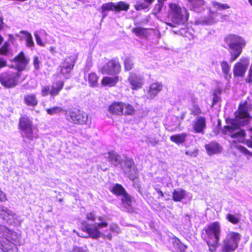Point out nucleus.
Returning <instances> with one entry per match:
<instances>
[{"instance_id":"obj_59","label":"nucleus","mask_w":252,"mask_h":252,"mask_svg":"<svg viewBox=\"0 0 252 252\" xmlns=\"http://www.w3.org/2000/svg\"><path fill=\"white\" fill-rule=\"evenodd\" d=\"M3 17H0V31L2 30L3 28Z\"/></svg>"},{"instance_id":"obj_56","label":"nucleus","mask_w":252,"mask_h":252,"mask_svg":"<svg viewBox=\"0 0 252 252\" xmlns=\"http://www.w3.org/2000/svg\"><path fill=\"white\" fill-rule=\"evenodd\" d=\"M71 252H88L87 251L83 249L82 248L74 247Z\"/></svg>"},{"instance_id":"obj_53","label":"nucleus","mask_w":252,"mask_h":252,"mask_svg":"<svg viewBox=\"0 0 252 252\" xmlns=\"http://www.w3.org/2000/svg\"><path fill=\"white\" fill-rule=\"evenodd\" d=\"M8 231L9 229L5 225L0 224V233H3L5 235Z\"/></svg>"},{"instance_id":"obj_14","label":"nucleus","mask_w":252,"mask_h":252,"mask_svg":"<svg viewBox=\"0 0 252 252\" xmlns=\"http://www.w3.org/2000/svg\"><path fill=\"white\" fill-rule=\"evenodd\" d=\"M249 64V60L242 58L233 66V72L235 77H243Z\"/></svg>"},{"instance_id":"obj_12","label":"nucleus","mask_w":252,"mask_h":252,"mask_svg":"<svg viewBox=\"0 0 252 252\" xmlns=\"http://www.w3.org/2000/svg\"><path fill=\"white\" fill-rule=\"evenodd\" d=\"M121 65L117 59L109 60L101 69L102 73L110 75H117L121 71Z\"/></svg>"},{"instance_id":"obj_48","label":"nucleus","mask_w":252,"mask_h":252,"mask_svg":"<svg viewBox=\"0 0 252 252\" xmlns=\"http://www.w3.org/2000/svg\"><path fill=\"white\" fill-rule=\"evenodd\" d=\"M40 61L37 56H34L33 58V65L36 70H38L40 68Z\"/></svg>"},{"instance_id":"obj_46","label":"nucleus","mask_w":252,"mask_h":252,"mask_svg":"<svg viewBox=\"0 0 252 252\" xmlns=\"http://www.w3.org/2000/svg\"><path fill=\"white\" fill-rule=\"evenodd\" d=\"M237 149L242 153L245 154V155H249L250 156H252V153L250 152L245 147L237 145Z\"/></svg>"},{"instance_id":"obj_55","label":"nucleus","mask_w":252,"mask_h":252,"mask_svg":"<svg viewBox=\"0 0 252 252\" xmlns=\"http://www.w3.org/2000/svg\"><path fill=\"white\" fill-rule=\"evenodd\" d=\"M86 218L88 220H93V221L95 220V217L94 214L92 212L88 213L87 214Z\"/></svg>"},{"instance_id":"obj_9","label":"nucleus","mask_w":252,"mask_h":252,"mask_svg":"<svg viewBox=\"0 0 252 252\" xmlns=\"http://www.w3.org/2000/svg\"><path fill=\"white\" fill-rule=\"evenodd\" d=\"M107 226L108 223L104 221L100 223H95L92 225L89 224L85 221L82 222V230L86 232L89 235V237L94 239H97L103 235L102 233L99 231V229Z\"/></svg>"},{"instance_id":"obj_4","label":"nucleus","mask_w":252,"mask_h":252,"mask_svg":"<svg viewBox=\"0 0 252 252\" xmlns=\"http://www.w3.org/2000/svg\"><path fill=\"white\" fill-rule=\"evenodd\" d=\"M205 240L211 252H214L219 245L220 227L218 222L211 223L205 228Z\"/></svg>"},{"instance_id":"obj_49","label":"nucleus","mask_w":252,"mask_h":252,"mask_svg":"<svg viewBox=\"0 0 252 252\" xmlns=\"http://www.w3.org/2000/svg\"><path fill=\"white\" fill-rule=\"evenodd\" d=\"M110 229L112 232H115L117 234L120 233L121 230L117 224L112 223L110 225Z\"/></svg>"},{"instance_id":"obj_28","label":"nucleus","mask_w":252,"mask_h":252,"mask_svg":"<svg viewBox=\"0 0 252 252\" xmlns=\"http://www.w3.org/2000/svg\"><path fill=\"white\" fill-rule=\"evenodd\" d=\"M77 60V57L74 55H70L66 57L61 63V64L69 67L73 70L75 63Z\"/></svg>"},{"instance_id":"obj_44","label":"nucleus","mask_w":252,"mask_h":252,"mask_svg":"<svg viewBox=\"0 0 252 252\" xmlns=\"http://www.w3.org/2000/svg\"><path fill=\"white\" fill-rule=\"evenodd\" d=\"M122 201L123 203L130 206L131 202V197L126 192L122 195Z\"/></svg>"},{"instance_id":"obj_38","label":"nucleus","mask_w":252,"mask_h":252,"mask_svg":"<svg viewBox=\"0 0 252 252\" xmlns=\"http://www.w3.org/2000/svg\"><path fill=\"white\" fill-rule=\"evenodd\" d=\"M220 65L222 71L225 77L229 76V77H230L231 74L229 73L230 66L228 63L226 61H222L220 63Z\"/></svg>"},{"instance_id":"obj_31","label":"nucleus","mask_w":252,"mask_h":252,"mask_svg":"<svg viewBox=\"0 0 252 252\" xmlns=\"http://www.w3.org/2000/svg\"><path fill=\"white\" fill-rule=\"evenodd\" d=\"M129 8V4L125 1H120L114 3V11L119 12L121 11H127Z\"/></svg>"},{"instance_id":"obj_8","label":"nucleus","mask_w":252,"mask_h":252,"mask_svg":"<svg viewBox=\"0 0 252 252\" xmlns=\"http://www.w3.org/2000/svg\"><path fill=\"white\" fill-rule=\"evenodd\" d=\"M241 240V235L236 232H231L227 234L222 245V252H233L238 248Z\"/></svg>"},{"instance_id":"obj_51","label":"nucleus","mask_w":252,"mask_h":252,"mask_svg":"<svg viewBox=\"0 0 252 252\" xmlns=\"http://www.w3.org/2000/svg\"><path fill=\"white\" fill-rule=\"evenodd\" d=\"M163 4H163L162 3L158 2V3H156L154 6V11L157 13H159L162 9Z\"/></svg>"},{"instance_id":"obj_41","label":"nucleus","mask_w":252,"mask_h":252,"mask_svg":"<svg viewBox=\"0 0 252 252\" xmlns=\"http://www.w3.org/2000/svg\"><path fill=\"white\" fill-rule=\"evenodd\" d=\"M9 51V43L8 42H5L0 48V55L6 56L8 55Z\"/></svg>"},{"instance_id":"obj_36","label":"nucleus","mask_w":252,"mask_h":252,"mask_svg":"<svg viewBox=\"0 0 252 252\" xmlns=\"http://www.w3.org/2000/svg\"><path fill=\"white\" fill-rule=\"evenodd\" d=\"M20 33L23 34L24 36V39L26 42V45L28 47H32L34 46V42L32 37L30 33L25 31H21Z\"/></svg>"},{"instance_id":"obj_27","label":"nucleus","mask_w":252,"mask_h":252,"mask_svg":"<svg viewBox=\"0 0 252 252\" xmlns=\"http://www.w3.org/2000/svg\"><path fill=\"white\" fill-rule=\"evenodd\" d=\"M222 92V89L220 87H218L214 90L213 93V101L211 105L212 107H213L217 103H219V106H220V103L221 101V99L220 95L221 94Z\"/></svg>"},{"instance_id":"obj_43","label":"nucleus","mask_w":252,"mask_h":252,"mask_svg":"<svg viewBox=\"0 0 252 252\" xmlns=\"http://www.w3.org/2000/svg\"><path fill=\"white\" fill-rule=\"evenodd\" d=\"M149 7V4L146 3L145 2H141L138 1L134 5L135 9L136 10H141L142 9H146Z\"/></svg>"},{"instance_id":"obj_3","label":"nucleus","mask_w":252,"mask_h":252,"mask_svg":"<svg viewBox=\"0 0 252 252\" xmlns=\"http://www.w3.org/2000/svg\"><path fill=\"white\" fill-rule=\"evenodd\" d=\"M5 236L7 238L0 237V249L4 252H19L17 246L22 243L21 234L9 230Z\"/></svg>"},{"instance_id":"obj_29","label":"nucleus","mask_w":252,"mask_h":252,"mask_svg":"<svg viewBox=\"0 0 252 252\" xmlns=\"http://www.w3.org/2000/svg\"><path fill=\"white\" fill-rule=\"evenodd\" d=\"M25 103L30 106L34 107L37 105L38 100L34 94H27L24 96Z\"/></svg>"},{"instance_id":"obj_19","label":"nucleus","mask_w":252,"mask_h":252,"mask_svg":"<svg viewBox=\"0 0 252 252\" xmlns=\"http://www.w3.org/2000/svg\"><path fill=\"white\" fill-rule=\"evenodd\" d=\"M163 85L161 83L155 82L152 83L148 90V95L150 98H154L162 89Z\"/></svg>"},{"instance_id":"obj_60","label":"nucleus","mask_w":252,"mask_h":252,"mask_svg":"<svg viewBox=\"0 0 252 252\" xmlns=\"http://www.w3.org/2000/svg\"><path fill=\"white\" fill-rule=\"evenodd\" d=\"M50 51L52 53V54H54L57 53V51L56 48L54 47H51L49 49Z\"/></svg>"},{"instance_id":"obj_26","label":"nucleus","mask_w":252,"mask_h":252,"mask_svg":"<svg viewBox=\"0 0 252 252\" xmlns=\"http://www.w3.org/2000/svg\"><path fill=\"white\" fill-rule=\"evenodd\" d=\"M149 30V29L137 27L132 29V32L140 38H147L149 35V33L148 32Z\"/></svg>"},{"instance_id":"obj_7","label":"nucleus","mask_w":252,"mask_h":252,"mask_svg":"<svg viewBox=\"0 0 252 252\" xmlns=\"http://www.w3.org/2000/svg\"><path fill=\"white\" fill-rule=\"evenodd\" d=\"M21 76L20 71L6 70L0 73V83L4 88L10 89L18 85Z\"/></svg>"},{"instance_id":"obj_1","label":"nucleus","mask_w":252,"mask_h":252,"mask_svg":"<svg viewBox=\"0 0 252 252\" xmlns=\"http://www.w3.org/2000/svg\"><path fill=\"white\" fill-rule=\"evenodd\" d=\"M247 112L235 111V118L232 120L231 125L224 127L225 134L235 139L233 140L234 142L241 141L245 137L246 133L240 126L247 124L250 120V116Z\"/></svg>"},{"instance_id":"obj_52","label":"nucleus","mask_w":252,"mask_h":252,"mask_svg":"<svg viewBox=\"0 0 252 252\" xmlns=\"http://www.w3.org/2000/svg\"><path fill=\"white\" fill-rule=\"evenodd\" d=\"M112 115H132L133 111H125V113H123V111H109Z\"/></svg>"},{"instance_id":"obj_21","label":"nucleus","mask_w":252,"mask_h":252,"mask_svg":"<svg viewBox=\"0 0 252 252\" xmlns=\"http://www.w3.org/2000/svg\"><path fill=\"white\" fill-rule=\"evenodd\" d=\"M125 108L126 110H133V107L128 104L122 102H114L109 107L108 110H123Z\"/></svg>"},{"instance_id":"obj_23","label":"nucleus","mask_w":252,"mask_h":252,"mask_svg":"<svg viewBox=\"0 0 252 252\" xmlns=\"http://www.w3.org/2000/svg\"><path fill=\"white\" fill-rule=\"evenodd\" d=\"M206 150L209 155H214L219 153L221 151L220 146L215 142H212L205 145Z\"/></svg>"},{"instance_id":"obj_18","label":"nucleus","mask_w":252,"mask_h":252,"mask_svg":"<svg viewBox=\"0 0 252 252\" xmlns=\"http://www.w3.org/2000/svg\"><path fill=\"white\" fill-rule=\"evenodd\" d=\"M206 127V119L204 117H198L194 121L193 128L196 133L203 134Z\"/></svg>"},{"instance_id":"obj_30","label":"nucleus","mask_w":252,"mask_h":252,"mask_svg":"<svg viewBox=\"0 0 252 252\" xmlns=\"http://www.w3.org/2000/svg\"><path fill=\"white\" fill-rule=\"evenodd\" d=\"M186 195V191L181 189H175L173 192V199L175 201H181L184 199Z\"/></svg>"},{"instance_id":"obj_32","label":"nucleus","mask_w":252,"mask_h":252,"mask_svg":"<svg viewBox=\"0 0 252 252\" xmlns=\"http://www.w3.org/2000/svg\"><path fill=\"white\" fill-rule=\"evenodd\" d=\"M190 9L196 10L205 4L204 0H187Z\"/></svg>"},{"instance_id":"obj_10","label":"nucleus","mask_w":252,"mask_h":252,"mask_svg":"<svg viewBox=\"0 0 252 252\" xmlns=\"http://www.w3.org/2000/svg\"><path fill=\"white\" fill-rule=\"evenodd\" d=\"M64 85V82L63 80L54 81L51 86H44L41 89V94L43 96H46L48 95L53 97L57 96L59 94Z\"/></svg>"},{"instance_id":"obj_22","label":"nucleus","mask_w":252,"mask_h":252,"mask_svg":"<svg viewBox=\"0 0 252 252\" xmlns=\"http://www.w3.org/2000/svg\"><path fill=\"white\" fill-rule=\"evenodd\" d=\"M119 80L118 75H114L112 77L105 76L103 77L101 81V84L103 86L109 87L115 86Z\"/></svg>"},{"instance_id":"obj_16","label":"nucleus","mask_w":252,"mask_h":252,"mask_svg":"<svg viewBox=\"0 0 252 252\" xmlns=\"http://www.w3.org/2000/svg\"><path fill=\"white\" fill-rule=\"evenodd\" d=\"M13 61L16 64L18 68L17 71H20V72L22 70H25L29 63V59L25 56L23 52H21L15 56Z\"/></svg>"},{"instance_id":"obj_40","label":"nucleus","mask_w":252,"mask_h":252,"mask_svg":"<svg viewBox=\"0 0 252 252\" xmlns=\"http://www.w3.org/2000/svg\"><path fill=\"white\" fill-rule=\"evenodd\" d=\"M174 247L179 252H185L187 247L185 245L182 244L178 239L175 240L173 242Z\"/></svg>"},{"instance_id":"obj_58","label":"nucleus","mask_w":252,"mask_h":252,"mask_svg":"<svg viewBox=\"0 0 252 252\" xmlns=\"http://www.w3.org/2000/svg\"><path fill=\"white\" fill-rule=\"evenodd\" d=\"M35 39L37 42V44L41 46H44V44L42 43L41 39L37 34L35 35Z\"/></svg>"},{"instance_id":"obj_33","label":"nucleus","mask_w":252,"mask_h":252,"mask_svg":"<svg viewBox=\"0 0 252 252\" xmlns=\"http://www.w3.org/2000/svg\"><path fill=\"white\" fill-rule=\"evenodd\" d=\"M72 70V69L69 68V67L65 66L62 64H61L58 68V73L67 78Z\"/></svg>"},{"instance_id":"obj_13","label":"nucleus","mask_w":252,"mask_h":252,"mask_svg":"<svg viewBox=\"0 0 252 252\" xmlns=\"http://www.w3.org/2000/svg\"><path fill=\"white\" fill-rule=\"evenodd\" d=\"M66 119L72 123L84 124L88 120V115L84 111H65Z\"/></svg>"},{"instance_id":"obj_45","label":"nucleus","mask_w":252,"mask_h":252,"mask_svg":"<svg viewBox=\"0 0 252 252\" xmlns=\"http://www.w3.org/2000/svg\"><path fill=\"white\" fill-rule=\"evenodd\" d=\"M213 5L219 9H226L230 8V6L226 3H221L218 2H214Z\"/></svg>"},{"instance_id":"obj_15","label":"nucleus","mask_w":252,"mask_h":252,"mask_svg":"<svg viewBox=\"0 0 252 252\" xmlns=\"http://www.w3.org/2000/svg\"><path fill=\"white\" fill-rule=\"evenodd\" d=\"M224 41L228 47L245 46L246 45L245 41L242 37L234 34L227 35Z\"/></svg>"},{"instance_id":"obj_57","label":"nucleus","mask_w":252,"mask_h":252,"mask_svg":"<svg viewBox=\"0 0 252 252\" xmlns=\"http://www.w3.org/2000/svg\"><path fill=\"white\" fill-rule=\"evenodd\" d=\"M7 200L5 194L0 189V201H5Z\"/></svg>"},{"instance_id":"obj_37","label":"nucleus","mask_w":252,"mask_h":252,"mask_svg":"<svg viewBox=\"0 0 252 252\" xmlns=\"http://www.w3.org/2000/svg\"><path fill=\"white\" fill-rule=\"evenodd\" d=\"M124 70L125 71L131 70L134 66L133 62L130 58H126L124 61Z\"/></svg>"},{"instance_id":"obj_61","label":"nucleus","mask_w":252,"mask_h":252,"mask_svg":"<svg viewBox=\"0 0 252 252\" xmlns=\"http://www.w3.org/2000/svg\"><path fill=\"white\" fill-rule=\"evenodd\" d=\"M156 190L160 196L163 197L164 196L163 193L160 189L156 188Z\"/></svg>"},{"instance_id":"obj_34","label":"nucleus","mask_w":252,"mask_h":252,"mask_svg":"<svg viewBox=\"0 0 252 252\" xmlns=\"http://www.w3.org/2000/svg\"><path fill=\"white\" fill-rule=\"evenodd\" d=\"M114 11V3L113 2H108L103 3L101 6V12L103 16H106V11Z\"/></svg>"},{"instance_id":"obj_25","label":"nucleus","mask_w":252,"mask_h":252,"mask_svg":"<svg viewBox=\"0 0 252 252\" xmlns=\"http://www.w3.org/2000/svg\"><path fill=\"white\" fill-rule=\"evenodd\" d=\"M188 134L181 133L180 134H174L170 137V140L175 143L179 145L184 143L187 139Z\"/></svg>"},{"instance_id":"obj_39","label":"nucleus","mask_w":252,"mask_h":252,"mask_svg":"<svg viewBox=\"0 0 252 252\" xmlns=\"http://www.w3.org/2000/svg\"><path fill=\"white\" fill-rule=\"evenodd\" d=\"M112 191L118 195H122L126 192L123 187L120 184H116L112 188Z\"/></svg>"},{"instance_id":"obj_35","label":"nucleus","mask_w":252,"mask_h":252,"mask_svg":"<svg viewBox=\"0 0 252 252\" xmlns=\"http://www.w3.org/2000/svg\"><path fill=\"white\" fill-rule=\"evenodd\" d=\"M98 77L96 73L92 72L88 75V81L90 86L94 87L96 86L98 83Z\"/></svg>"},{"instance_id":"obj_11","label":"nucleus","mask_w":252,"mask_h":252,"mask_svg":"<svg viewBox=\"0 0 252 252\" xmlns=\"http://www.w3.org/2000/svg\"><path fill=\"white\" fill-rule=\"evenodd\" d=\"M121 168L124 174L130 180H134L137 175V170L132 158H127L121 162Z\"/></svg>"},{"instance_id":"obj_6","label":"nucleus","mask_w":252,"mask_h":252,"mask_svg":"<svg viewBox=\"0 0 252 252\" xmlns=\"http://www.w3.org/2000/svg\"><path fill=\"white\" fill-rule=\"evenodd\" d=\"M0 218L9 225L16 227L20 226L24 220L21 216L3 205L0 206Z\"/></svg>"},{"instance_id":"obj_2","label":"nucleus","mask_w":252,"mask_h":252,"mask_svg":"<svg viewBox=\"0 0 252 252\" xmlns=\"http://www.w3.org/2000/svg\"><path fill=\"white\" fill-rule=\"evenodd\" d=\"M189 13L185 7H180L178 4L170 3L169 4L168 17L171 23H166V25L171 28L184 25L188 20Z\"/></svg>"},{"instance_id":"obj_63","label":"nucleus","mask_w":252,"mask_h":252,"mask_svg":"<svg viewBox=\"0 0 252 252\" xmlns=\"http://www.w3.org/2000/svg\"><path fill=\"white\" fill-rule=\"evenodd\" d=\"M144 1V2L147 3V4H149V6L152 4L155 0H143Z\"/></svg>"},{"instance_id":"obj_64","label":"nucleus","mask_w":252,"mask_h":252,"mask_svg":"<svg viewBox=\"0 0 252 252\" xmlns=\"http://www.w3.org/2000/svg\"><path fill=\"white\" fill-rule=\"evenodd\" d=\"M246 145L250 148H252V141H247L246 142Z\"/></svg>"},{"instance_id":"obj_54","label":"nucleus","mask_w":252,"mask_h":252,"mask_svg":"<svg viewBox=\"0 0 252 252\" xmlns=\"http://www.w3.org/2000/svg\"><path fill=\"white\" fill-rule=\"evenodd\" d=\"M7 65L6 60L3 58L0 57V68L5 67Z\"/></svg>"},{"instance_id":"obj_5","label":"nucleus","mask_w":252,"mask_h":252,"mask_svg":"<svg viewBox=\"0 0 252 252\" xmlns=\"http://www.w3.org/2000/svg\"><path fill=\"white\" fill-rule=\"evenodd\" d=\"M19 127L22 136L32 141L37 137V130L32 124V121L27 116H22L19 120Z\"/></svg>"},{"instance_id":"obj_50","label":"nucleus","mask_w":252,"mask_h":252,"mask_svg":"<svg viewBox=\"0 0 252 252\" xmlns=\"http://www.w3.org/2000/svg\"><path fill=\"white\" fill-rule=\"evenodd\" d=\"M246 81L247 83L252 84V64L250 66L247 78L246 79Z\"/></svg>"},{"instance_id":"obj_47","label":"nucleus","mask_w":252,"mask_h":252,"mask_svg":"<svg viewBox=\"0 0 252 252\" xmlns=\"http://www.w3.org/2000/svg\"><path fill=\"white\" fill-rule=\"evenodd\" d=\"M251 108L247 101L240 103L238 110H249Z\"/></svg>"},{"instance_id":"obj_24","label":"nucleus","mask_w":252,"mask_h":252,"mask_svg":"<svg viewBox=\"0 0 252 252\" xmlns=\"http://www.w3.org/2000/svg\"><path fill=\"white\" fill-rule=\"evenodd\" d=\"M244 47V46L229 47L230 49V62H233L237 59L242 53Z\"/></svg>"},{"instance_id":"obj_42","label":"nucleus","mask_w":252,"mask_h":252,"mask_svg":"<svg viewBox=\"0 0 252 252\" xmlns=\"http://www.w3.org/2000/svg\"><path fill=\"white\" fill-rule=\"evenodd\" d=\"M226 219L231 223L237 224L239 222L240 218L237 217L233 214H228L226 215Z\"/></svg>"},{"instance_id":"obj_17","label":"nucleus","mask_w":252,"mask_h":252,"mask_svg":"<svg viewBox=\"0 0 252 252\" xmlns=\"http://www.w3.org/2000/svg\"><path fill=\"white\" fill-rule=\"evenodd\" d=\"M127 80L131 86V88L132 90L140 89L143 85V79L135 72H130Z\"/></svg>"},{"instance_id":"obj_62","label":"nucleus","mask_w":252,"mask_h":252,"mask_svg":"<svg viewBox=\"0 0 252 252\" xmlns=\"http://www.w3.org/2000/svg\"><path fill=\"white\" fill-rule=\"evenodd\" d=\"M104 238H106L108 239L109 240H112V236L111 234H108L105 235H104Z\"/></svg>"},{"instance_id":"obj_20","label":"nucleus","mask_w":252,"mask_h":252,"mask_svg":"<svg viewBox=\"0 0 252 252\" xmlns=\"http://www.w3.org/2000/svg\"><path fill=\"white\" fill-rule=\"evenodd\" d=\"M105 158L111 164L116 166L121 163L122 158L120 155L114 151L108 152L105 156Z\"/></svg>"}]
</instances>
